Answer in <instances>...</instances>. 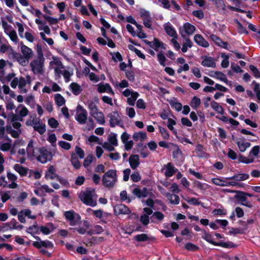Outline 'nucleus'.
Listing matches in <instances>:
<instances>
[{
    "mask_svg": "<svg viewBox=\"0 0 260 260\" xmlns=\"http://www.w3.org/2000/svg\"><path fill=\"white\" fill-rule=\"evenodd\" d=\"M78 197L85 205L91 207H95L97 204L98 196L94 189H86L79 193Z\"/></svg>",
    "mask_w": 260,
    "mask_h": 260,
    "instance_id": "nucleus-6",
    "label": "nucleus"
},
{
    "mask_svg": "<svg viewBox=\"0 0 260 260\" xmlns=\"http://www.w3.org/2000/svg\"><path fill=\"white\" fill-rule=\"evenodd\" d=\"M202 238L213 245L216 246L217 244V242L213 241V236L204 230L202 231Z\"/></svg>",
    "mask_w": 260,
    "mask_h": 260,
    "instance_id": "nucleus-36",
    "label": "nucleus"
},
{
    "mask_svg": "<svg viewBox=\"0 0 260 260\" xmlns=\"http://www.w3.org/2000/svg\"><path fill=\"white\" fill-rule=\"evenodd\" d=\"M185 42L182 44V47L181 50L182 52L185 53L187 51L188 48H190L192 46V43L189 38H185Z\"/></svg>",
    "mask_w": 260,
    "mask_h": 260,
    "instance_id": "nucleus-45",
    "label": "nucleus"
},
{
    "mask_svg": "<svg viewBox=\"0 0 260 260\" xmlns=\"http://www.w3.org/2000/svg\"><path fill=\"white\" fill-rule=\"evenodd\" d=\"M54 190L49 187L47 185H42L38 186L34 190L35 193L39 197L45 196V192L51 193L53 192Z\"/></svg>",
    "mask_w": 260,
    "mask_h": 260,
    "instance_id": "nucleus-16",
    "label": "nucleus"
},
{
    "mask_svg": "<svg viewBox=\"0 0 260 260\" xmlns=\"http://www.w3.org/2000/svg\"><path fill=\"white\" fill-rule=\"evenodd\" d=\"M225 178L224 179H221L218 178H212L211 179V182L215 185L220 186H225L226 184H225Z\"/></svg>",
    "mask_w": 260,
    "mask_h": 260,
    "instance_id": "nucleus-55",
    "label": "nucleus"
},
{
    "mask_svg": "<svg viewBox=\"0 0 260 260\" xmlns=\"http://www.w3.org/2000/svg\"><path fill=\"white\" fill-rule=\"evenodd\" d=\"M185 248L187 250L192 251H197L199 249V247L197 245L191 243H186L185 245Z\"/></svg>",
    "mask_w": 260,
    "mask_h": 260,
    "instance_id": "nucleus-64",
    "label": "nucleus"
},
{
    "mask_svg": "<svg viewBox=\"0 0 260 260\" xmlns=\"http://www.w3.org/2000/svg\"><path fill=\"white\" fill-rule=\"evenodd\" d=\"M34 238L38 240V241H35L33 242L32 245L34 247L39 249L43 247L48 249H52L53 248V244L51 241L49 240L42 241L38 236H34Z\"/></svg>",
    "mask_w": 260,
    "mask_h": 260,
    "instance_id": "nucleus-14",
    "label": "nucleus"
},
{
    "mask_svg": "<svg viewBox=\"0 0 260 260\" xmlns=\"http://www.w3.org/2000/svg\"><path fill=\"white\" fill-rule=\"evenodd\" d=\"M165 196L167 198L171 204L178 205L179 203L180 199L178 196L167 192L165 193Z\"/></svg>",
    "mask_w": 260,
    "mask_h": 260,
    "instance_id": "nucleus-32",
    "label": "nucleus"
},
{
    "mask_svg": "<svg viewBox=\"0 0 260 260\" xmlns=\"http://www.w3.org/2000/svg\"><path fill=\"white\" fill-rule=\"evenodd\" d=\"M194 42L199 46L204 48H207L209 46V43L200 34H196L194 36Z\"/></svg>",
    "mask_w": 260,
    "mask_h": 260,
    "instance_id": "nucleus-22",
    "label": "nucleus"
},
{
    "mask_svg": "<svg viewBox=\"0 0 260 260\" xmlns=\"http://www.w3.org/2000/svg\"><path fill=\"white\" fill-rule=\"evenodd\" d=\"M64 216L71 226L78 225L81 222L80 215L74 210H71L64 212Z\"/></svg>",
    "mask_w": 260,
    "mask_h": 260,
    "instance_id": "nucleus-8",
    "label": "nucleus"
},
{
    "mask_svg": "<svg viewBox=\"0 0 260 260\" xmlns=\"http://www.w3.org/2000/svg\"><path fill=\"white\" fill-rule=\"evenodd\" d=\"M54 99L55 103L59 107L62 106L65 104L66 100L60 94H56Z\"/></svg>",
    "mask_w": 260,
    "mask_h": 260,
    "instance_id": "nucleus-47",
    "label": "nucleus"
},
{
    "mask_svg": "<svg viewBox=\"0 0 260 260\" xmlns=\"http://www.w3.org/2000/svg\"><path fill=\"white\" fill-rule=\"evenodd\" d=\"M109 118V122L111 127H114L116 125L122 126V120L117 111H113L108 115Z\"/></svg>",
    "mask_w": 260,
    "mask_h": 260,
    "instance_id": "nucleus-13",
    "label": "nucleus"
},
{
    "mask_svg": "<svg viewBox=\"0 0 260 260\" xmlns=\"http://www.w3.org/2000/svg\"><path fill=\"white\" fill-rule=\"evenodd\" d=\"M117 181V171L111 169L106 172L103 176L102 182L104 186L107 188H112Z\"/></svg>",
    "mask_w": 260,
    "mask_h": 260,
    "instance_id": "nucleus-7",
    "label": "nucleus"
},
{
    "mask_svg": "<svg viewBox=\"0 0 260 260\" xmlns=\"http://www.w3.org/2000/svg\"><path fill=\"white\" fill-rule=\"evenodd\" d=\"M221 57L223 58L222 60L221 66L223 68H226L229 66V56L224 54H222Z\"/></svg>",
    "mask_w": 260,
    "mask_h": 260,
    "instance_id": "nucleus-62",
    "label": "nucleus"
},
{
    "mask_svg": "<svg viewBox=\"0 0 260 260\" xmlns=\"http://www.w3.org/2000/svg\"><path fill=\"white\" fill-rule=\"evenodd\" d=\"M71 162L75 169H79L81 167V164L77 156L74 152H72L71 157Z\"/></svg>",
    "mask_w": 260,
    "mask_h": 260,
    "instance_id": "nucleus-39",
    "label": "nucleus"
},
{
    "mask_svg": "<svg viewBox=\"0 0 260 260\" xmlns=\"http://www.w3.org/2000/svg\"><path fill=\"white\" fill-rule=\"evenodd\" d=\"M7 35L9 36L10 40L15 44L18 43L19 39L17 36L16 31L15 30H14Z\"/></svg>",
    "mask_w": 260,
    "mask_h": 260,
    "instance_id": "nucleus-60",
    "label": "nucleus"
},
{
    "mask_svg": "<svg viewBox=\"0 0 260 260\" xmlns=\"http://www.w3.org/2000/svg\"><path fill=\"white\" fill-rule=\"evenodd\" d=\"M115 213L116 214H128L131 213L130 210L123 204H119L114 208Z\"/></svg>",
    "mask_w": 260,
    "mask_h": 260,
    "instance_id": "nucleus-27",
    "label": "nucleus"
},
{
    "mask_svg": "<svg viewBox=\"0 0 260 260\" xmlns=\"http://www.w3.org/2000/svg\"><path fill=\"white\" fill-rule=\"evenodd\" d=\"M83 223L85 227H79L74 229L75 230L77 231L80 234H84L86 230L89 228V223L88 221H84Z\"/></svg>",
    "mask_w": 260,
    "mask_h": 260,
    "instance_id": "nucleus-56",
    "label": "nucleus"
},
{
    "mask_svg": "<svg viewBox=\"0 0 260 260\" xmlns=\"http://www.w3.org/2000/svg\"><path fill=\"white\" fill-rule=\"evenodd\" d=\"M70 87L71 90L75 95H78L82 91L81 87L76 83H72Z\"/></svg>",
    "mask_w": 260,
    "mask_h": 260,
    "instance_id": "nucleus-43",
    "label": "nucleus"
},
{
    "mask_svg": "<svg viewBox=\"0 0 260 260\" xmlns=\"http://www.w3.org/2000/svg\"><path fill=\"white\" fill-rule=\"evenodd\" d=\"M96 90L100 93L106 92L112 95L115 94L114 92L109 83H100L96 85Z\"/></svg>",
    "mask_w": 260,
    "mask_h": 260,
    "instance_id": "nucleus-15",
    "label": "nucleus"
},
{
    "mask_svg": "<svg viewBox=\"0 0 260 260\" xmlns=\"http://www.w3.org/2000/svg\"><path fill=\"white\" fill-rule=\"evenodd\" d=\"M27 232L34 237L35 234L39 233V227L38 226L37 224H34L27 229Z\"/></svg>",
    "mask_w": 260,
    "mask_h": 260,
    "instance_id": "nucleus-51",
    "label": "nucleus"
},
{
    "mask_svg": "<svg viewBox=\"0 0 260 260\" xmlns=\"http://www.w3.org/2000/svg\"><path fill=\"white\" fill-rule=\"evenodd\" d=\"M13 169L21 176H25L27 174L28 169L19 164H15Z\"/></svg>",
    "mask_w": 260,
    "mask_h": 260,
    "instance_id": "nucleus-30",
    "label": "nucleus"
},
{
    "mask_svg": "<svg viewBox=\"0 0 260 260\" xmlns=\"http://www.w3.org/2000/svg\"><path fill=\"white\" fill-rule=\"evenodd\" d=\"M34 129L37 131L40 134L43 135L46 132L45 124L40 122H35L33 123Z\"/></svg>",
    "mask_w": 260,
    "mask_h": 260,
    "instance_id": "nucleus-34",
    "label": "nucleus"
},
{
    "mask_svg": "<svg viewBox=\"0 0 260 260\" xmlns=\"http://www.w3.org/2000/svg\"><path fill=\"white\" fill-rule=\"evenodd\" d=\"M210 38L218 46L225 49H228V44L226 42L222 41L216 35L212 34L210 36Z\"/></svg>",
    "mask_w": 260,
    "mask_h": 260,
    "instance_id": "nucleus-33",
    "label": "nucleus"
},
{
    "mask_svg": "<svg viewBox=\"0 0 260 260\" xmlns=\"http://www.w3.org/2000/svg\"><path fill=\"white\" fill-rule=\"evenodd\" d=\"M196 153L200 157L206 156V153L203 150V147L201 145H198L196 149Z\"/></svg>",
    "mask_w": 260,
    "mask_h": 260,
    "instance_id": "nucleus-57",
    "label": "nucleus"
},
{
    "mask_svg": "<svg viewBox=\"0 0 260 260\" xmlns=\"http://www.w3.org/2000/svg\"><path fill=\"white\" fill-rule=\"evenodd\" d=\"M132 192L139 198H146L148 194V189L146 187H143L142 189L138 187L135 188Z\"/></svg>",
    "mask_w": 260,
    "mask_h": 260,
    "instance_id": "nucleus-23",
    "label": "nucleus"
},
{
    "mask_svg": "<svg viewBox=\"0 0 260 260\" xmlns=\"http://www.w3.org/2000/svg\"><path fill=\"white\" fill-rule=\"evenodd\" d=\"M26 151L28 157H34L43 164L50 160L52 157V153L44 147L35 148L32 140L29 141L26 147Z\"/></svg>",
    "mask_w": 260,
    "mask_h": 260,
    "instance_id": "nucleus-1",
    "label": "nucleus"
},
{
    "mask_svg": "<svg viewBox=\"0 0 260 260\" xmlns=\"http://www.w3.org/2000/svg\"><path fill=\"white\" fill-rule=\"evenodd\" d=\"M212 213L214 215H225L227 214V211L223 207L219 209H215L213 210Z\"/></svg>",
    "mask_w": 260,
    "mask_h": 260,
    "instance_id": "nucleus-53",
    "label": "nucleus"
},
{
    "mask_svg": "<svg viewBox=\"0 0 260 260\" xmlns=\"http://www.w3.org/2000/svg\"><path fill=\"white\" fill-rule=\"evenodd\" d=\"M21 54L14 52V57L19 64L23 67L26 66L29 62V60L34 54L32 50L27 46L21 43L20 46Z\"/></svg>",
    "mask_w": 260,
    "mask_h": 260,
    "instance_id": "nucleus-5",
    "label": "nucleus"
},
{
    "mask_svg": "<svg viewBox=\"0 0 260 260\" xmlns=\"http://www.w3.org/2000/svg\"><path fill=\"white\" fill-rule=\"evenodd\" d=\"M144 42L150 47L153 48L156 51L158 50L159 48H164V44L156 38H154L152 42L145 40Z\"/></svg>",
    "mask_w": 260,
    "mask_h": 260,
    "instance_id": "nucleus-18",
    "label": "nucleus"
},
{
    "mask_svg": "<svg viewBox=\"0 0 260 260\" xmlns=\"http://www.w3.org/2000/svg\"><path fill=\"white\" fill-rule=\"evenodd\" d=\"M143 21V24L145 27L151 28L152 25L151 17L148 12H142L141 14Z\"/></svg>",
    "mask_w": 260,
    "mask_h": 260,
    "instance_id": "nucleus-28",
    "label": "nucleus"
},
{
    "mask_svg": "<svg viewBox=\"0 0 260 260\" xmlns=\"http://www.w3.org/2000/svg\"><path fill=\"white\" fill-rule=\"evenodd\" d=\"M236 144L239 150L242 152H245L251 145L249 142H246L243 138L238 139L236 141Z\"/></svg>",
    "mask_w": 260,
    "mask_h": 260,
    "instance_id": "nucleus-24",
    "label": "nucleus"
},
{
    "mask_svg": "<svg viewBox=\"0 0 260 260\" xmlns=\"http://www.w3.org/2000/svg\"><path fill=\"white\" fill-rule=\"evenodd\" d=\"M238 194L235 196V198L239 200L241 205L245 206L248 208H252L253 207L250 202L248 201L247 197L242 194V191L238 192Z\"/></svg>",
    "mask_w": 260,
    "mask_h": 260,
    "instance_id": "nucleus-17",
    "label": "nucleus"
},
{
    "mask_svg": "<svg viewBox=\"0 0 260 260\" xmlns=\"http://www.w3.org/2000/svg\"><path fill=\"white\" fill-rule=\"evenodd\" d=\"M201 103V99L198 96H194L192 99L190 103V105L192 107V108L194 109H197L199 107Z\"/></svg>",
    "mask_w": 260,
    "mask_h": 260,
    "instance_id": "nucleus-46",
    "label": "nucleus"
},
{
    "mask_svg": "<svg viewBox=\"0 0 260 260\" xmlns=\"http://www.w3.org/2000/svg\"><path fill=\"white\" fill-rule=\"evenodd\" d=\"M212 108L219 114H222L224 112L223 108L216 102L212 101L211 103Z\"/></svg>",
    "mask_w": 260,
    "mask_h": 260,
    "instance_id": "nucleus-44",
    "label": "nucleus"
},
{
    "mask_svg": "<svg viewBox=\"0 0 260 260\" xmlns=\"http://www.w3.org/2000/svg\"><path fill=\"white\" fill-rule=\"evenodd\" d=\"M130 167L133 170H135L139 166L140 161L139 156L137 154H132L128 158Z\"/></svg>",
    "mask_w": 260,
    "mask_h": 260,
    "instance_id": "nucleus-20",
    "label": "nucleus"
},
{
    "mask_svg": "<svg viewBox=\"0 0 260 260\" xmlns=\"http://www.w3.org/2000/svg\"><path fill=\"white\" fill-rule=\"evenodd\" d=\"M8 123H12L13 127L15 129H13L11 126L7 125L6 129L7 132L14 138H17L19 137L20 134H21L22 131L21 129V124L18 121L14 122H7Z\"/></svg>",
    "mask_w": 260,
    "mask_h": 260,
    "instance_id": "nucleus-10",
    "label": "nucleus"
},
{
    "mask_svg": "<svg viewBox=\"0 0 260 260\" xmlns=\"http://www.w3.org/2000/svg\"><path fill=\"white\" fill-rule=\"evenodd\" d=\"M90 115L94 118L98 123L101 125H105L106 123L105 117L101 111L99 110L90 114Z\"/></svg>",
    "mask_w": 260,
    "mask_h": 260,
    "instance_id": "nucleus-19",
    "label": "nucleus"
},
{
    "mask_svg": "<svg viewBox=\"0 0 260 260\" xmlns=\"http://www.w3.org/2000/svg\"><path fill=\"white\" fill-rule=\"evenodd\" d=\"M194 186L201 190L203 191L206 190L210 188V186L208 184L202 183L198 181H196L194 182Z\"/></svg>",
    "mask_w": 260,
    "mask_h": 260,
    "instance_id": "nucleus-48",
    "label": "nucleus"
},
{
    "mask_svg": "<svg viewBox=\"0 0 260 260\" xmlns=\"http://www.w3.org/2000/svg\"><path fill=\"white\" fill-rule=\"evenodd\" d=\"M49 66L52 69L54 70L56 78H59L62 75L66 82L70 81L71 74L69 71L66 69L58 57L53 56L52 60L49 63Z\"/></svg>",
    "mask_w": 260,
    "mask_h": 260,
    "instance_id": "nucleus-2",
    "label": "nucleus"
},
{
    "mask_svg": "<svg viewBox=\"0 0 260 260\" xmlns=\"http://www.w3.org/2000/svg\"><path fill=\"white\" fill-rule=\"evenodd\" d=\"M25 102L32 108H35L36 107L35 98L32 95L27 96L25 100Z\"/></svg>",
    "mask_w": 260,
    "mask_h": 260,
    "instance_id": "nucleus-52",
    "label": "nucleus"
},
{
    "mask_svg": "<svg viewBox=\"0 0 260 260\" xmlns=\"http://www.w3.org/2000/svg\"><path fill=\"white\" fill-rule=\"evenodd\" d=\"M196 29V28L193 25L189 22H186L180 27L179 31L182 38L185 39L193 35Z\"/></svg>",
    "mask_w": 260,
    "mask_h": 260,
    "instance_id": "nucleus-9",
    "label": "nucleus"
},
{
    "mask_svg": "<svg viewBox=\"0 0 260 260\" xmlns=\"http://www.w3.org/2000/svg\"><path fill=\"white\" fill-rule=\"evenodd\" d=\"M216 246H221L224 248H235L237 246L232 242H220L217 243Z\"/></svg>",
    "mask_w": 260,
    "mask_h": 260,
    "instance_id": "nucleus-58",
    "label": "nucleus"
},
{
    "mask_svg": "<svg viewBox=\"0 0 260 260\" xmlns=\"http://www.w3.org/2000/svg\"><path fill=\"white\" fill-rule=\"evenodd\" d=\"M26 152L27 153L26 150H25L24 148L19 149L18 151V155L20 156H17V162H20V164L24 163L26 160V158L24 156Z\"/></svg>",
    "mask_w": 260,
    "mask_h": 260,
    "instance_id": "nucleus-42",
    "label": "nucleus"
},
{
    "mask_svg": "<svg viewBox=\"0 0 260 260\" xmlns=\"http://www.w3.org/2000/svg\"><path fill=\"white\" fill-rule=\"evenodd\" d=\"M54 229V226L52 223L48 224V226H41L39 227V231L44 235H49Z\"/></svg>",
    "mask_w": 260,
    "mask_h": 260,
    "instance_id": "nucleus-38",
    "label": "nucleus"
},
{
    "mask_svg": "<svg viewBox=\"0 0 260 260\" xmlns=\"http://www.w3.org/2000/svg\"><path fill=\"white\" fill-rule=\"evenodd\" d=\"M163 26L166 32L168 34V35L171 37L177 36V32L173 25L170 22H168L165 23Z\"/></svg>",
    "mask_w": 260,
    "mask_h": 260,
    "instance_id": "nucleus-25",
    "label": "nucleus"
},
{
    "mask_svg": "<svg viewBox=\"0 0 260 260\" xmlns=\"http://www.w3.org/2000/svg\"><path fill=\"white\" fill-rule=\"evenodd\" d=\"M202 59L201 64L203 66L208 68H215L216 67V63L213 57L205 56L202 57Z\"/></svg>",
    "mask_w": 260,
    "mask_h": 260,
    "instance_id": "nucleus-21",
    "label": "nucleus"
},
{
    "mask_svg": "<svg viewBox=\"0 0 260 260\" xmlns=\"http://www.w3.org/2000/svg\"><path fill=\"white\" fill-rule=\"evenodd\" d=\"M88 113L87 111L80 105L77 107L75 119L80 124H84L87 120Z\"/></svg>",
    "mask_w": 260,
    "mask_h": 260,
    "instance_id": "nucleus-11",
    "label": "nucleus"
},
{
    "mask_svg": "<svg viewBox=\"0 0 260 260\" xmlns=\"http://www.w3.org/2000/svg\"><path fill=\"white\" fill-rule=\"evenodd\" d=\"M249 178V175L245 173L237 174L231 177L225 178L226 180H234L237 182L246 180Z\"/></svg>",
    "mask_w": 260,
    "mask_h": 260,
    "instance_id": "nucleus-29",
    "label": "nucleus"
},
{
    "mask_svg": "<svg viewBox=\"0 0 260 260\" xmlns=\"http://www.w3.org/2000/svg\"><path fill=\"white\" fill-rule=\"evenodd\" d=\"M31 82V79L29 75L25 77H19V89L21 93H25L28 91Z\"/></svg>",
    "mask_w": 260,
    "mask_h": 260,
    "instance_id": "nucleus-12",
    "label": "nucleus"
},
{
    "mask_svg": "<svg viewBox=\"0 0 260 260\" xmlns=\"http://www.w3.org/2000/svg\"><path fill=\"white\" fill-rule=\"evenodd\" d=\"M86 105L89 110L90 115L99 110L96 104L93 101H88Z\"/></svg>",
    "mask_w": 260,
    "mask_h": 260,
    "instance_id": "nucleus-40",
    "label": "nucleus"
},
{
    "mask_svg": "<svg viewBox=\"0 0 260 260\" xmlns=\"http://www.w3.org/2000/svg\"><path fill=\"white\" fill-rule=\"evenodd\" d=\"M169 104L171 106L174 108L177 111H180L182 108V104L175 100L169 101Z\"/></svg>",
    "mask_w": 260,
    "mask_h": 260,
    "instance_id": "nucleus-50",
    "label": "nucleus"
},
{
    "mask_svg": "<svg viewBox=\"0 0 260 260\" xmlns=\"http://www.w3.org/2000/svg\"><path fill=\"white\" fill-rule=\"evenodd\" d=\"M210 76L214 78L217 79L220 81H223L225 83H228V80L226 75L219 71H213L209 74Z\"/></svg>",
    "mask_w": 260,
    "mask_h": 260,
    "instance_id": "nucleus-26",
    "label": "nucleus"
},
{
    "mask_svg": "<svg viewBox=\"0 0 260 260\" xmlns=\"http://www.w3.org/2000/svg\"><path fill=\"white\" fill-rule=\"evenodd\" d=\"M140 221L144 225H147L150 222V218L147 214H142L140 218Z\"/></svg>",
    "mask_w": 260,
    "mask_h": 260,
    "instance_id": "nucleus-63",
    "label": "nucleus"
},
{
    "mask_svg": "<svg viewBox=\"0 0 260 260\" xmlns=\"http://www.w3.org/2000/svg\"><path fill=\"white\" fill-rule=\"evenodd\" d=\"M165 217V215L163 213L159 211L154 212L152 216L151 217V222L155 223L157 221H161Z\"/></svg>",
    "mask_w": 260,
    "mask_h": 260,
    "instance_id": "nucleus-37",
    "label": "nucleus"
},
{
    "mask_svg": "<svg viewBox=\"0 0 260 260\" xmlns=\"http://www.w3.org/2000/svg\"><path fill=\"white\" fill-rule=\"evenodd\" d=\"M175 173V168L172 165L171 163H168L166 167V171L165 172V176L167 177H170L172 176Z\"/></svg>",
    "mask_w": 260,
    "mask_h": 260,
    "instance_id": "nucleus-41",
    "label": "nucleus"
},
{
    "mask_svg": "<svg viewBox=\"0 0 260 260\" xmlns=\"http://www.w3.org/2000/svg\"><path fill=\"white\" fill-rule=\"evenodd\" d=\"M15 25L17 26L18 31L20 37L23 38L24 37V25L19 22L16 21L15 22Z\"/></svg>",
    "mask_w": 260,
    "mask_h": 260,
    "instance_id": "nucleus-59",
    "label": "nucleus"
},
{
    "mask_svg": "<svg viewBox=\"0 0 260 260\" xmlns=\"http://www.w3.org/2000/svg\"><path fill=\"white\" fill-rule=\"evenodd\" d=\"M58 177L56 174V170L53 166H50L45 174V178L47 179H54Z\"/></svg>",
    "mask_w": 260,
    "mask_h": 260,
    "instance_id": "nucleus-31",
    "label": "nucleus"
},
{
    "mask_svg": "<svg viewBox=\"0 0 260 260\" xmlns=\"http://www.w3.org/2000/svg\"><path fill=\"white\" fill-rule=\"evenodd\" d=\"M29 113L27 108L22 104L19 105L15 110V113L10 112L7 114L3 112L2 116L7 119V122L22 121L23 117H26Z\"/></svg>",
    "mask_w": 260,
    "mask_h": 260,
    "instance_id": "nucleus-3",
    "label": "nucleus"
},
{
    "mask_svg": "<svg viewBox=\"0 0 260 260\" xmlns=\"http://www.w3.org/2000/svg\"><path fill=\"white\" fill-rule=\"evenodd\" d=\"M2 25L4 32L7 35L14 30L13 27L6 21H2Z\"/></svg>",
    "mask_w": 260,
    "mask_h": 260,
    "instance_id": "nucleus-49",
    "label": "nucleus"
},
{
    "mask_svg": "<svg viewBox=\"0 0 260 260\" xmlns=\"http://www.w3.org/2000/svg\"><path fill=\"white\" fill-rule=\"evenodd\" d=\"M94 158L92 154L88 155L84 160L83 166L85 168H87L90 166Z\"/></svg>",
    "mask_w": 260,
    "mask_h": 260,
    "instance_id": "nucleus-54",
    "label": "nucleus"
},
{
    "mask_svg": "<svg viewBox=\"0 0 260 260\" xmlns=\"http://www.w3.org/2000/svg\"><path fill=\"white\" fill-rule=\"evenodd\" d=\"M135 239L138 242H143L148 240L149 237L148 235L145 234H141L136 236Z\"/></svg>",
    "mask_w": 260,
    "mask_h": 260,
    "instance_id": "nucleus-61",
    "label": "nucleus"
},
{
    "mask_svg": "<svg viewBox=\"0 0 260 260\" xmlns=\"http://www.w3.org/2000/svg\"><path fill=\"white\" fill-rule=\"evenodd\" d=\"M133 138L135 141L143 142L147 138V137L145 132H139L135 133L133 135Z\"/></svg>",
    "mask_w": 260,
    "mask_h": 260,
    "instance_id": "nucleus-35",
    "label": "nucleus"
},
{
    "mask_svg": "<svg viewBox=\"0 0 260 260\" xmlns=\"http://www.w3.org/2000/svg\"><path fill=\"white\" fill-rule=\"evenodd\" d=\"M45 57L42 48L37 49V56H35L29 63L32 72L35 74H42L44 71Z\"/></svg>",
    "mask_w": 260,
    "mask_h": 260,
    "instance_id": "nucleus-4",
    "label": "nucleus"
}]
</instances>
